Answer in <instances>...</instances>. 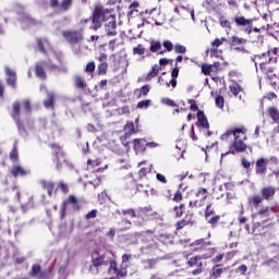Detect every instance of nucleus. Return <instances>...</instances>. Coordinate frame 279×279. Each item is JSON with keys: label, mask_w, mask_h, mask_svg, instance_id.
<instances>
[{"label": "nucleus", "mask_w": 279, "mask_h": 279, "mask_svg": "<svg viewBox=\"0 0 279 279\" xmlns=\"http://www.w3.org/2000/svg\"><path fill=\"white\" fill-rule=\"evenodd\" d=\"M264 199L265 198H263L260 195H253L248 197V205L256 210V213L253 214L254 221L262 219L263 223L268 221L271 215H276V213H278V208L276 206L263 207Z\"/></svg>", "instance_id": "nucleus-1"}, {"label": "nucleus", "mask_w": 279, "mask_h": 279, "mask_svg": "<svg viewBox=\"0 0 279 279\" xmlns=\"http://www.w3.org/2000/svg\"><path fill=\"white\" fill-rule=\"evenodd\" d=\"M31 110L32 107L29 106V100H24L22 102V111L21 104H19V101L14 102L12 107L11 117L15 121L19 134L22 135L23 138H27V136H29V133L27 132L21 120L23 119V116L29 113Z\"/></svg>", "instance_id": "nucleus-2"}, {"label": "nucleus", "mask_w": 279, "mask_h": 279, "mask_svg": "<svg viewBox=\"0 0 279 279\" xmlns=\"http://www.w3.org/2000/svg\"><path fill=\"white\" fill-rule=\"evenodd\" d=\"M243 130L235 129L233 131H227L225 134L221 135V141H228L230 136H233L234 138L233 143L229 148V151L221 155L222 158L223 156H228V154H241L247 149V145H245V142L241 140V136H243Z\"/></svg>", "instance_id": "nucleus-3"}, {"label": "nucleus", "mask_w": 279, "mask_h": 279, "mask_svg": "<svg viewBox=\"0 0 279 279\" xmlns=\"http://www.w3.org/2000/svg\"><path fill=\"white\" fill-rule=\"evenodd\" d=\"M54 154L53 162H56V169L57 171H60L62 167H69V161L66 160V157L64 156V150L58 145L52 144L51 145Z\"/></svg>", "instance_id": "nucleus-4"}, {"label": "nucleus", "mask_w": 279, "mask_h": 279, "mask_svg": "<svg viewBox=\"0 0 279 279\" xmlns=\"http://www.w3.org/2000/svg\"><path fill=\"white\" fill-rule=\"evenodd\" d=\"M232 21L235 23L236 27L243 29L244 34H252V25H254V19H246L243 15H235Z\"/></svg>", "instance_id": "nucleus-5"}, {"label": "nucleus", "mask_w": 279, "mask_h": 279, "mask_svg": "<svg viewBox=\"0 0 279 279\" xmlns=\"http://www.w3.org/2000/svg\"><path fill=\"white\" fill-rule=\"evenodd\" d=\"M117 7L106 9L107 16V27H110L112 31H107V36H117Z\"/></svg>", "instance_id": "nucleus-6"}, {"label": "nucleus", "mask_w": 279, "mask_h": 279, "mask_svg": "<svg viewBox=\"0 0 279 279\" xmlns=\"http://www.w3.org/2000/svg\"><path fill=\"white\" fill-rule=\"evenodd\" d=\"M256 58H259V60H263V58H268L266 61L259 64V69L267 75L268 80H276V74L269 75V73H274V69L267 66V64H269L272 60L271 51L268 50L267 52L256 56Z\"/></svg>", "instance_id": "nucleus-7"}, {"label": "nucleus", "mask_w": 279, "mask_h": 279, "mask_svg": "<svg viewBox=\"0 0 279 279\" xmlns=\"http://www.w3.org/2000/svg\"><path fill=\"white\" fill-rule=\"evenodd\" d=\"M45 66H48L50 71H58V65L53 63H47L45 61H40L35 65V75L39 77V80H47V74L45 73Z\"/></svg>", "instance_id": "nucleus-8"}, {"label": "nucleus", "mask_w": 279, "mask_h": 279, "mask_svg": "<svg viewBox=\"0 0 279 279\" xmlns=\"http://www.w3.org/2000/svg\"><path fill=\"white\" fill-rule=\"evenodd\" d=\"M105 12H104V8L96 5L94 13H93V19H92V23L93 25L90 26L92 29H99V27H101V23H104V16Z\"/></svg>", "instance_id": "nucleus-9"}, {"label": "nucleus", "mask_w": 279, "mask_h": 279, "mask_svg": "<svg viewBox=\"0 0 279 279\" xmlns=\"http://www.w3.org/2000/svg\"><path fill=\"white\" fill-rule=\"evenodd\" d=\"M63 38H65L66 43L70 45H77L84 40V36L82 35V32H63Z\"/></svg>", "instance_id": "nucleus-10"}, {"label": "nucleus", "mask_w": 279, "mask_h": 279, "mask_svg": "<svg viewBox=\"0 0 279 279\" xmlns=\"http://www.w3.org/2000/svg\"><path fill=\"white\" fill-rule=\"evenodd\" d=\"M69 204L73 205L74 210H80V205L77 204V198L75 196L71 195L68 197V199H65L62 203V207H61V211H60L61 219H64V213H66V206H69Z\"/></svg>", "instance_id": "nucleus-11"}, {"label": "nucleus", "mask_w": 279, "mask_h": 279, "mask_svg": "<svg viewBox=\"0 0 279 279\" xmlns=\"http://www.w3.org/2000/svg\"><path fill=\"white\" fill-rule=\"evenodd\" d=\"M19 23H20L22 29H27V28L32 27L33 25H37L38 22H36V20L32 19L26 13H22L19 16Z\"/></svg>", "instance_id": "nucleus-12"}, {"label": "nucleus", "mask_w": 279, "mask_h": 279, "mask_svg": "<svg viewBox=\"0 0 279 279\" xmlns=\"http://www.w3.org/2000/svg\"><path fill=\"white\" fill-rule=\"evenodd\" d=\"M113 68L116 71H119V69L125 71L128 69V57L113 54Z\"/></svg>", "instance_id": "nucleus-13"}, {"label": "nucleus", "mask_w": 279, "mask_h": 279, "mask_svg": "<svg viewBox=\"0 0 279 279\" xmlns=\"http://www.w3.org/2000/svg\"><path fill=\"white\" fill-rule=\"evenodd\" d=\"M92 263L94 266H90V271L93 274H95V271L98 274L99 269L97 267H101V265H104V256H100L99 253L94 252L92 255Z\"/></svg>", "instance_id": "nucleus-14"}, {"label": "nucleus", "mask_w": 279, "mask_h": 279, "mask_svg": "<svg viewBox=\"0 0 279 279\" xmlns=\"http://www.w3.org/2000/svg\"><path fill=\"white\" fill-rule=\"evenodd\" d=\"M4 73L7 75V84L11 88H16V72L11 70L9 66L4 68Z\"/></svg>", "instance_id": "nucleus-15"}, {"label": "nucleus", "mask_w": 279, "mask_h": 279, "mask_svg": "<svg viewBox=\"0 0 279 279\" xmlns=\"http://www.w3.org/2000/svg\"><path fill=\"white\" fill-rule=\"evenodd\" d=\"M31 278L44 279L47 276V271H43V268L38 264H34L28 272Z\"/></svg>", "instance_id": "nucleus-16"}, {"label": "nucleus", "mask_w": 279, "mask_h": 279, "mask_svg": "<svg viewBox=\"0 0 279 279\" xmlns=\"http://www.w3.org/2000/svg\"><path fill=\"white\" fill-rule=\"evenodd\" d=\"M267 162H269V160L265 158H259L256 161L255 171L257 175H265L267 173Z\"/></svg>", "instance_id": "nucleus-17"}, {"label": "nucleus", "mask_w": 279, "mask_h": 279, "mask_svg": "<svg viewBox=\"0 0 279 279\" xmlns=\"http://www.w3.org/2000/svg\"><path fill=\"white\" fill-rule=\"evenodd\" d=\"M37 47L40 51V53H51V44L47 39H37Z\"/></svg>", "instance_id": "nucleus-18"}, {"label": "nucleus", "mask_w": 279, "mask_h": 279, "mask_svg": "<svg viewBox=\"0 0 279 279\" xmlns=\"http://www.w3.org/2000/svg\"><path fill=\"white\" fill-rule=\"evenodd\" d=\"M11 174L13 175V178H19V177L25 178V175H31L32 171L25 170L21 166H13L11 169Z\"/></svg>", "instance_id": "nucleus-19"}, {"label": "nucleus", "mask_w": 279, "mask_h": 279, "mask_svg": "<svg viewBox=\"0 0 279 279\" xmlns=\"http://www.w3.org/2000/svg\"><path fill=\"white\" fill-rule=\"evenodd\" d=\"M260 193H262L263 199H266V201L272 199L274 195H276V187L274 186L263 187Z\"/></svg>", "instance_id": "nucleus-20"}, {"label": "nucleus", "mask_w": 279, "mask_h": 279, "mask_svg": "<svg viewBox=\"0 0 279 279\" xmlns=\"http://www.w3.org/2000/svg\"><path fill=\"white\" fill-rule=\"evenodd\" d=\"M133 143L136 154H143L145 147H147V142L143 138H135Z\"/></svg>", "instance_id": "nucleus-21"}, {"label": "nucleus", "mask_w": 279, "mask_h": 279, "mask_svg": "<svg viewBox=\"0 0 279 279\" xmlns=\"http://www.w3.org/2000/svg\"><path fill=\"white\" fill-rule=\"evenodd\" d=\"M197 119L198 125H201V128H204L205 130H208L210 128V124L208 123V119L206 118V114H204V111L197 112Z\"/></svg>", "instance_id": "nucleus-22"}, {"label": "nucleus", "mask_w": 279, "mask_h": 279, "mask_svg": "<svg viewBox=\"0 0 279 279\" xmlns=\"http://www.w3.org/2000/svg\"><path fill=\"white\" fill-rule=\"evenodd\" d=\"M150 90H151V86L144 85L141 88L135 89L134 95H137V99H141V97H147Z\"/></svg>", "instance_id": "nucleus-23"}, {"label": "nucleus", "mask_w": 279, "mask_h": 279, "mask_svg": "<svg viewBox=\"0 0 279 279\" xmlns=\"http://www.w3.org/2000/svg\"><path fill=\"white\" fill-rule=\"evenodd\" d=\"M151 206L138 207L136 209L137 217H140L141 219H145V217H149V215H151Z\"/></svg>", "instance_id": "nucleus-24"}, {"label": "nucleus", "mask_w": 279, "mask_h": 279, "mask_svg": "<svg viewBox=\"0 0 279 279\" xmlns=\"http://www.w3.org/2000/svg\"><path fill=\"white\" fill-rule=\"evenodd\" d=\"M158 241L163 243V245H169V243H173V235L171 233H160L158 235Z\"/></svg>", "instance_id": "nucleus-25"}, {"label": "nucleus", "mask_w": 279, "mask_h": 279, "mask_svg": "<svg viewBox=\"0 0 279 279\" xmlns=\"http://www.w3.org/2000/svg\"><path fill=\"white\" fill-rule=\"evenodd\" d=\"M40 184H41L43 189H45L47 191L49 197H51V195L53 193V189H56V183L47 182V181H40Z\"/></svg>", "instance_id": "nucleus-26"}, {"label": "nucleus", "mask_w": 279, "mask_h": 279, "mask_svg": "<svg viewBox=\"0 0 279 279\" xmlns=\"http://www.w3.org/2000/svg\"><path fill=\"white\" fill-rule=\"evenodd\" d=\"M220 220H221V216L215 215V214L214 216H209L205 218V221H207V223H209L211 228H217V223H219Z\"/></svg>", "instance_id": "nucleus-27"}, {"label": "nucleus", "mask_w": 279, "mask_h": 279, "mask_svg": "<svg viewBox=\"0 0 279 279\" xmlns=\"http://www.w3.org/2000/svg\"><path fill=\"white\" fill-rule=\"evenodd\" d=\"M98 60L99 62H101L99 65H98V73L99 75H104L106 74V54L101 53L99 57H98Z\"/></svg>", "instance_id": "nucleus-28"}, {"label": "nucleus", "mask_w": 279, "mask_h": 279, "mask_svg": "<svg viewBox=\"0 0 279 279\" xmlns=\"http://www.w3.org/2000/svg\"><path fill=\"white\" fill-rule=\"evenodd\" d=\"M268 114L275 121V123H279V110L276 107H269L268 108Z\"/></svg>", "instance_id": "nucleus-29"}, {"label": "nucleus", "mask_w": 279, "mask_h": 279, "mask_svg": "<svg viewBox=\"0 0 279 279\" xmlns=\"http://www.w3.org/2000/svg\"><path fill=\"white\" fill-rule=\"evenodd\" d=\"M223 274V266L221 265H215L211 269V276L213 278H221V275Z\"/></svg>", "instance_id": "nucleus-30"}, {"label": "nucleus", "mask_w": 279, "mask_h": 279, "mask_svg": "<svg viewBox=\"0 0 279 279\" xmlns=\"http://www.w3.org/2000/svg\"><path fill=\"white\" fill-rule=\"evenodd\" d=\"M124 138H130L134 134V122H128L124 126Z\"/></svg>", "instance_id": "nucleus-31"}, {"label": "nucleus", "mask_w": 279, "mask_h": 279, "mask_svg": "<svg viewBox=\"0 0 279 279\" xmlns=\"http://www.w3.org/2000/svg\"><path fill=\"white\" fill-rule=\"evenodd\" d=\"M187 265L189 267H202V258L197 256L191 257Z\"/></svg>", "instance_id": "nucleus-32"}, {"label": "nucleus", "mask_w": 279, "mask_h": 279, "mask_svg": "<svg viewBox=\"0 0 279 279\" xmlns=\"http://www.w3.org/2000/svg\"><path fill=\"white\" fill-rule=\"evenodd\" d=\"M74 84H75L76 88H80V89L86 88V82L81 76L74 77Z\"/></svg>", "instance_id": "nucleus-33"}, {"label": "nucleus", "mask_w": 279, "mask_h": 279, "mask_svg": "<svg viewBox=\"0 0 279 279\" xmlns=\"http://www.w3.org/2000/svg\"><path fill=\"white\" fill-rule=\"evenodd\" d=\"M10 160L12 162H16L19 160V149H16V142L14 143L13 149L9 155Z\"/></svg>", "instance_id": "nucleus-34"}, {"label": "nucleus", "mask_w": 279, "mask_h": 279, "mask_svg": "<svg viewBox=\"0 0 279 279\" xmlns=\"http://www.w3.org/2000/svg\"><path fill=\"white\" fill-rule=\"evenodd\" d=\"M53 93L47 94V100L44 101L45 108H53Z\"/></svg>", "instance_id": "nucleus-35"}, {"label": "nucleus", "mask_w": 279, "mask_h": 279, "mask_svg": "<svg viewBox=\"0 0 279 279\" xmlns=\"http://www.w3.org/2000/svg\"><path fill=\"white\" fill-rule=\"evenodd\" d=\"M72 0H62L59 4L60 12H66L71 8Z\"/></svg>", "instance_id": "nucleus-36"}, {"label": "nucleus", "mask_w": 279, "mask_h": 279, "mask_svg": "<svg viewBox=\"0 0 279 279\" xmlns=\"http://www.w3.org/2000/svg\"><path fill=\"white\" fill-rule=\"evenodd\" d=\"M158 73H160V65L155 64L151 68L150 72L148 73L147 78L151 80V77H156V75H158Z\"/></svg>", "instance_id": "nucleus-37"}, {"label": "nucleus", "mask_w": 279, "mask_h": 279, "mask_svg": "<svg viewBox=\"0 0 279 279\" xmlns=\"http://www.w3.org/2000/svg\"><path fill=\"white\" fill-rule=\"evenodd\" d=\"M231 40H232L231 41L232 47H234V45H245V43H247V39H243L238 36H233Z\"/></svg>", "instance_id": "nucleus-38"}, {"label": "nucleus", "mask_w": 279, "mask_h": 279, "mask_svg": "<svg viewBox=\"0 0 279 279\" xmlns=\"http://www.w3.org/2000/svg\"><path fill=\"white\" fill-rule=\"evenodd\" d=\"M161 47H162V44H160V41H151L150 51L153 53H156V52L160 51Z\"/></svg>", "instance_id": "nucleus-39"}, {"label": "nucleus", "mask_w": 279, "mask_h": 279, "mask_svg": "<svg viewBox=\"0 0 279 279\" xmlns=\"http://www.w3.org/2000/svg\"><path fill=\"white\" fill-rule=\"evenodd\" d=\"M161 104L169 106L170 108H178V104H175L171 98H162Z\"/></svg>", "instance_id": "nucleus-40"}, {"label": "nucleus", "mask_w": 279, "mask_h": 279, "mask_svg": "<svg viewBox=\"0 0 279 279\" xmlns=\"http://www.w3.org/2000/svg\"><path fill=\"white\" fill-rule=\"evenodd\" d=\"M143 264L145 269H154L156 267V259H146Z\"/></svg>", "instance_id": "nucleus-41"}, {"label": "nucleus", "mask_w": 279, "mask_h": 279, "mask_svg": "<svg viewBox=\"0 0 279 279\" xmlns=\"http://www.w3.org/2000/svg\"><path fill=\"white\" fill-rule=\"evenodd\" d=\"M230 92L232 93V95L236 96L241 93V85L234 83L232 85L229 86Z\"/></svg>", "instance_id": "nucleus-42"}, {"label": "nucleus", "mask_w": 279, "mask_h": 279, "mask_svg": "<svg viewBox=\"0 0 279 279\" xmlns=\"http://www.w3.org/2000/svg\"><path fill=\"white\" fill-rule=\"evenodd\" d=\"M122 215H128L129 217H131V219L138 217L136 210H134L133 208L122 210Z\"/></svg>", "instance_id": "nucleus-43"}, {"label": "nucleus", "mask_w": 279, "mask_h": 279, "mask_svg": "<svg viewBox=\"0 0 279 279\" xmlns=\"http://www.w3.org/2000/svg\"><path fill=\"white\" fill-rule=\"evenodd\" d=\"M145 47L143 45H138L137 47L133 48L134 56H145Z\"/></svg>", "instance_id": "nucleus-44"}, {"label": "nucleus", "mask_w": 279, "mask_h": 279, "mask_svg": "<svg viewBox=\"0 0 279 279\" xmlns=\"http://www.w3.org/2000/svg\"><path fill=\"white\" fill-rule=\"evenodd\" d=\"M215 215V208L213 207V204H208L205 209V219L208 217H213Z\"/></svg>", "instance_id": "nucleus-45"}, {"label": "nucleus", "mask_w": 279, "mask_h": 279, "mask_svg": "<svg viewBox=\"0 0 279 279\" xmlns=\"http://www.w3.org/2000/svg\"><path fill=\"white\" fill-rule=\"evenodd\" d=\"M223 43H228V39H226L225 37L221 38H216L211 45L213 47H221V45H223Z\"/></svg>", "instance_id": "nucleus-46"}, {"label": "nucleus", "mask_w": 279, "mask_h": 279, "mask_svg": "<svg viewBox=\"0 0 279 279\" xmlns=\"http://www.w3.org/2000/svg\"><path fill=\"white\" fill-rule=\"evenodd\" d=\"M151 104V100H141L138 104H137V108H140L141 110L143 109H147L149 108V105Z\"/></svg>", "instance_id": "nucleus-47"}, {"label": "nucleus", "mask_w": 279, "mask_h": 279, "mask_svg": "<svg viewBox=\"0 0 279 279\" xmlns=\"http://www.w3.org/2000/svg\"><path fill=\"white\" fill-rule=\"evenodd\" d=\"M149 171H151V168H142L138 171V179L143 180V178H145V175H147V173H149Z\"/></svg>", "instance_id": "nucleus-48"}, {"label": "nucleus", "mask_w": 279, "mask_h": 279, "mask_svg": "<svg viewBox=\"0 0 279 279\" xmlns=\"http://www.w3.org/2000/svg\"><path fill=\"white\" fill-rule=\"evenodd\" d=\"M208 194V190L201 187L197 193L196 197H202V199H206V195Z\"/></svg>", "instance_id": "nucleus-49"}, {"label": "nucleus", "mask_w": 279, "mask_h": 279, "mask_svg": "<svg viewBox=\"0 0 279 279\" xmlns=\"http://www.w3.org/2000/svg\"><path fill=\"white\" fill-rule=\"evenodd\" d=\"M215 104L217 108L223 109V104H225L223 96H217L215 99Z\"/></svg>", "instance_id": "nucleus-50"}, {"label": "nucleus", "mask_w": 279, "mask_h": 279, "mask_svg": "<svg viewBox=\"0 0 279 279\" xmlns=\"http://www.w3.org/2000/svg\"><path fill=\"white\" fill-rule=\"evenodd\" d=\"M219 23H220L221 27H228V29H232V25L230 24V21H228L223 17H220Z\"/></svg>", "instance_id": "nucleus-51"}, {"label": "nucleus", "mask_w": 279, "mask_h": 279, "mask_svg": "<svg viewBox=\"0 0 279 279\" xmlns=\"http://www.w3.org/2000/svg\"><path fill=\"white\" fill-rule=\"evenodd\" d=\"M175 53H184L186 51V47L180 44L174 46Z\"/></svg>", "instance_id": "nucleus-52"}, {"label": "nucleus", "mask_w": 279, "mask_h": 279, "mask_svg": "<svg viewBox=\"0 0 279 279\" xmlns=\"http://www.w3.org/2000/svg\"><path fill=\"white\" fill-rule=\"evenodd\" d=\"M182 208H184V205H180V206H175L173 208V211L175 213V217H181L183 215V210Z\"/></svg>", "instance_id": "nucleus-53"}, {"label": "nucleus", "mask_w": 279, "mask_h": 279, "mask_svg": "<svg viewBox=\"0 0 279 279\" xmlns=\"http://www.w3.org/2000/svg\"><path fill=\"white\" fill-rule=\"evenodd\" d=\"M95 72V62L87 63L85 68V73H94Z\"/></svg>", "instance_id": "nucleus-54"}, {"label": "nucleus", "mask_w": 279, "mask_h": 279, "mask_svg": "<svg viewBox=\"0 0 279 279\" xmlns=\"http://www.w3.org/2000/svg\"><path fill=\"white\" fill-rule=\"evenodd\" d=\"M245 271H247V266L245 264H242L236 268V272L242 274V276H245Z\"/></svg>", "instance_id": "nucleus-55"}, {"label": "nucleus", "mask_w": 279, "mask_h": 279, "mask_svg": "<svg viewBox=\"0 0 279 279\" xmlns=\"http://www.w3.org/2000/svg\"><path fill=\"white\" fill-rule=\"evenodd\" d=\"M97 217V209H92L86 214L85 219H95Z\"/></svg>", "instance_id": "nucleus-56"}, {"label": "nucleus", "mask_w": 279, "mask_h": 279, "mask_svg": "<svg viewBox=\"0 0 279 279\" xmlns=\"http://www.w3.org/2000/svg\"><path fill=\"white\" fill-rule=\"evenodd\" d=\"M187 223H191V220H181L177 223V230H182L184 226H187Z\"/></svg>", "instance_id": "nucleus-57"}, {"label": "nucleus", "mask_w": 279, "mask_h": 279, "mask_svg": "<svg viewBox=\"0 0 279 279\" xmlns=\"http://www.w3.org/2000/svg\"><path fill=\"white\" fill-rule=\"evenodd\" d=\"M156 179L158 180V182H161V184H167V178L165 177V174L157 173Z\"/></svg>", "instance_id": "nucleus-58"}, {"label": "nucleus", "mask_w": 279, "mask_h": 279, "mask_svg": "<svg viewBox=\"0 0 279 279\" xmlns=\"http://www.w3.org/2000/svg\"><path fill=\"white\" fill-rule=\"evenodd\" d=\"M202 71L204 75H210V72L213 71V65H203Z\"/></svg>", "instance_id": "nucleus-59"}, {"label": "nucleus", "mask_w": 279, "mask_h": 279, "mask_svg": "<svg viewBox=\"0 0 279 279\" xmlns=\"http://www.w3.org/2000/svg\"><path fill=\"white\" fill-rule=\"evenodd\" d=\"M163 47L167 49V51H173V44L170 40L163 41Z\"/></svg>", "instance_id": "nucleus-60"}, {"label": "nucleus", "mask_w": 279, "mask_h": 279, "mask_svg": "<svg viewBox=\"0 0 279 279\" xmlns=\"http://www.w3.org/2000/svg\"><path fill=\"white\" fill-rule=\"evenodd\" d=\"M130 258H132V255L130 254H123L122 255V267H125V263H129Z\"/></svg>", "instance_id": "nucleus-61"}, {"label": "nucleus", "mask_w": 279, "mask_h": 279, "mask_svg": "<svg viewBox=\"0 0 279 279\" xmlns=\"http://www.w3.org/2000/svg\"><path fill=\"white\" fill-rule=\"evenodd\" d=\"M190 109L193 110V112H197L199 110V107H197V104H195V100H190Z\"/></svg>", "instance_id": "nucleus-62"}, {"label": "nucleus", "mask_w": 279, "mask_h": 279, "mask_svg": "<svg viewBox=\"0 0 279 279\" xmlns=\"http://www.w3.org/2000/svg\"><path fill=\"white\" fill-rule=\"evenodd\" d=\"M178 75H180V69L174 68L171 72V77L178 80Z\"/></svg>", "instance_id": "nucleus-63"}, {"label": "nucleus", "mask_w": 279, "mask_h": 279, "mask_svg": "<svg viewBox=\"0 0 279 279\" xmlns=\"http://www.w3.org/2000/svg\"><path fill=\"white\" fill-rule=\"evenodd\" d=\"M242 167H244V169H250V167H252V163L247 159L242 158Z\"/></svg>", "instance_id": "nucleus-64"}]
</instances>
